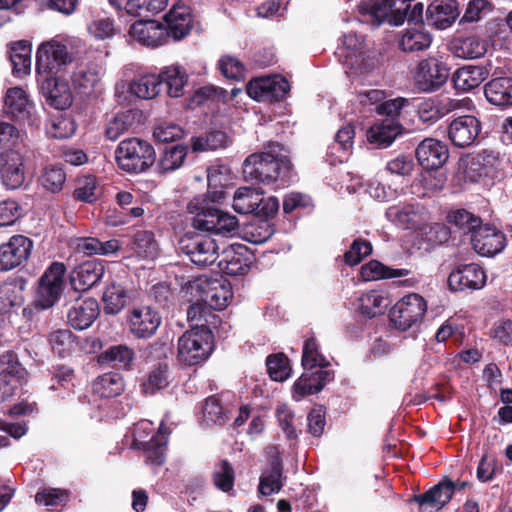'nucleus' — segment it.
<instances>
[{"instance_id": "f257e3e1", "label": "nucleus", "mask_w": 512, "mask_h": 512, "mask_svg": "<svg viewBox=\"0 0 512 512\" xmlns=\"http://www.w3.org/2000/svg\"><path fill=\"white\" fill-rule=\"evenodd\" d=\"M213 178L208 176V190L205 194L195 196L187 206L188 212L194 214L192 226L196 231H187L178 241L179 250L188 256L197 266L206 267L213 264L219 254L216 241L208 235L197 231L219 235H231L239 228L238 219L218 208L225 199V191L212 187Z\"/></svg>"}, {"instance_id": "f03ea898", "label": "nucleus", "mask_w": 512, "mask_h": 512, "mask_svg": "<svg viewBox=\"0 0 512 512\" xmlns=\"http://www.w3.org/2000/svg\"><path fill=\"white\" fill-rule=\"evenodd\" d=\"M190 329L179 337L178 359L188 366L200 364L208 359L214 349L213 329L221 324L217 314L199 304H191L187 309Z\"/></svg>"}, {"instance_id": "7ed1b4c3", "label": "nucleus", "mask_w": 512, "mask_h": 512, "mask_svg": "<svg viewBox=\"0 0 512 512\" xmlns=\"http://www.w3.org/2000/svg\"><path fill=\"white\" fill-rule=\"evenodd\" d=\"M243 176L252 183L288 186L295 176L289 150L281 143L270 141L263 152L250 154L243 163Z\"/></svg>"}, {"instance_id": "20e7f679", "label": "nucleus", "mask_w": 512, "mask_h": 512, "mask_svg": "<svg viewBox=\"0 0 512 512\" xmlns=\"http://www.w3.org/2000/svg\"><path fill=\"white\" fill-rule=\"evenodd\" d=\"M116 163L122 171L140 174L148 171L156 161V151L147 140L131 137L122 140L115 150Z\"/></svg>"}, {"instance_id": "39448f33", "label": "nucleus", "mask_w": 512, "mask_h": 512, "mask_svg": "<svg viewBox=\"0 0 512 512\" xmlns=\"http://www.w3.org/2000/svg\"><path fill=\"white\" fill-rule=\"evenodd\" d=\"M66 266L59 261L52 262L37 280L34 292L36 309L47 310L54 307L65 290Z\"/></svg>"}, {"instance_id": "423d86ee", "label": "nucleus", "mask_w": 512, "mask_h": 512, "mask_svg": "<svg viewBox=\"0 0 512 512\" xmlns=\"http://www.w3.org/2000/svg\"><path fill=\"white\" fill-rule=\"evenodd\" d=\"M411 2L412 0H361L357 9L360 15L376 27L384 22L400 26L406 21Z\"/></svg>"}, {"instance_id": "0eeeda50", "label": "nucleus", "mask_w": 512, "mask_h": 512, "mask_svg": "<svg viewBox=\"0 0 512 512\" xmlns=\"http://www.w3.org/2000/svg\"><path fill=\"white\" fill-rule=\"evenodd\" d=\"M427 312V301L417 293H409L399 299L389 311V319L400 331L418 327Z\"/></svg>"}, {"instance_id": "6e6552de", "label": "nucleus", "mask_w": 512, "mask_h": 512, "mask_svg": "<svg viewBox=\"0 0 512 512\" xmlns=\"http://www.w3.org/2000/svg\"><path fill=\"white\" fill-rule=\"evenodd\" d=\"M233 209L239 214H254L268 219L279 210V200L275 196L265 198L263 192L254 188L240 187L233 197Z\"/></svg>"}, {"instance_id": "1a4fd4ad", "label": "nucleus", "mask_w": 512, "mask_h": 512, "mask_svg": "<svg viewBox=\"0 0 512 512\" xmlns=\"http://www.w3.org/2000/svg\"><path fill=\"white\" fill-rule=\"evenodd\" d=\"M450 77V67L442 58L429 56L418 62L414 70V84L420 92L440 90Z\"/></svg>"}, {"instance_id": "9d476101", "label": "nucleus", "mask_w": 512, "mask_h": 512, "mask_svg": "<svg viewBox=\"0 0 512 512\" xmlns=\"http://www.w3.org/2000/svg\"><path fill=\"white\" fill-rule=\"evenodd\" d=\"M72 60L73 57L65 44L55 40L42 43L36 53L37 75H58Z\"/></svg>"}, {"instance_id": "9b49d317", "label": "nucleus", "mask_w": 512, "mask_h": 512, "mask_svg": "<svg viewBox=\"0 0 512 512\" xmlns=\"http://www.w3.org/2000/svg\"><path fill=\"white\" fill-rule=\"evenodd\" d=\"M161 321L160 313L149 305L134 306L126 314L129 332L135 339L153 337Z\"/></svg>"}, {"instance_id": "f8f14e48", "label": "nucleus", "mask_w": 512, "mask_h": 512, "mask_svg": "<svg viewBox=\"0 0 512 512\" xmlns=\"http://www.w3.org/2000/svg\"><path fill=\"white\" fill-rule=\"evenodd\" d=\"M289 91V82L281 76L254 78L247 85V94L258 102L282 101Z\"/></svg>"}, {"instance_id": "ddd939ff", "label": "nucleus", "mask_w": 512, "mask_h": 512, "mask_svg": "<svg viewBox=\"0 0 512 512\" xmlns=\"http://www.w3.org/2000/svg\"><path fill=\"white\" fill-rule=\"evenodd\" d=\"M33 241L21 234L13 235L0 245V272L11 271L26 262L33 249Z\"/></svg>"}, {"instance_id": "4468645a", "label": "nucleus", "mask_w": 512, "mask_h": 512, "mask_svg": "<svg viewBox=\"0 0 512 512\" xmlns=\"http://www.w3.org/2000/svg\"><path fill=\"white\" fill-rule=\"evenodd\" d=\"M201 301L194 302L216 314V310L225 309L233 298L231 284L225 279H206L199 285Z\"/></svg>"}, {"instance_id": "2eb2a0df", "label": "nucleus", "mask_w": 512, "mask_h": 512, "mask_svg": "<svg viewBox=\"0 0 512 512\" xmlns=\"http://www.w3.org/2000/svg\"><path fill=\"white\" fill-rule=\"evenodd\" d=\"M255 261V255L243 244H233L223 250L218 267L230 276L246 275Z\"/></svg>"}, {"instance_id": "dca6fc26", "label": "nucleus", "mask_w": 512, "mask_h": 512, "mask_svg": "<svg viewBox=\"0 0 512 512\" xmlns=\"http://www.w3.org/2000/svg\"><path fill=\"white\" fill-rule=\"evenodd\" d=\"M485 283V271L476 263L457 265L448 276V287L453 292L479 290Z\"/></svg>"}, {"instance_id": "f3484780", "label": "nucleus", "mask_w": 512, "mask_h": 512, "mask_svg": "<svg viewBox=\"0 0 512 512\" xmlns=\"http://www.w3.org/2000/svg\"><path fill=\"white\" fill-rule=\"evenodd\" d=\"M481 131V122L473 115H462L453 119L447 128L450 142L458 148L474 145Z\"/></svg>"}, {"instance_id": "a211bd4d", "label": "nucleus", "mask_w": 512, "mask_h": 512, "mask_svg": "<svg viewBox=\"0 0 512 512\" xmlns=\"http://www.w3.org/2000/svg\"><path fill=\"white\" fill-rule=\"evenodd\" d=\"M238 408V416H249L252 412L249 405L239 406V400L232 391H222L208 396L202 404L203 416H229Z\"/></svg>"}, {"instance_id": "6ab92c4d", "label": "nucleus", "mask_w": 512, "mask_h": 512, "mask_svg": "<svg viewBox=\"0 0 512 512\" xmlns=\"http://www.w3.org/2000/svg\"><path fill=\"white\" fill-rule=\"evenodd\" d=\"M38 82L47 105L58 110H65L71 106L73 96L66 80L58 75H46L38 77Z\"/></svg>"}, {"instance_id": "aec40b11", "label": "nucleus", "mask_w": 512, "mask_h": 512, "mask_svg": "<svg viewBox=\"0 0 512 512\" xmlns=\"http://www.w3.org/2000/svg\"><path fill=\"white\" fill-rule=\"evenodd\" d=\"M334 377L326 368H307L293 385V398L297 401L307 395L320 392Z\"/></svg>"}, {"instance_id": "412c9836", "label": "nucleus", "mask_w": 512, "mask_h": 512, "mask_svg": "<svg viewBox=\"0 0 512 512\" xmlns=\"http://www.w3.org/2000/svg\"><path fill=\"white\" fill-rule=\"evenodd\" d=\"M0 175L3 184L7 188H20L26 178L23 155L13 149L2 152L0 155Z\"/></svg>"}, {"instance_id": "4be33fe9", "label": "nucleus", "mask_w": 512, "mask_h": 512, "mask_svg": "<svg viewBox=\"0 0 512 512\" xmlns=\"http://www.w3.org/2000/svg\"><path fill=\"white\" fill-rule=\"evenodd\" d=\"M474 250L481 256H494L506 246L505 234L490 224H483L471 238Z\"/></svg>"}, {"instance_id": "5701e85b", "label": "nucleus", "mask_w": 512, "mask_h": 512, "mask_svg": "<svg viewBox=\"0 0 512 512\" xmlns=\"http://www.w3.org/2000/svg\"><path fill=\"white\" fill-rule=\"evenodd\" d=\"M130 35L143 45L159 47L171 37L165 25L156 20H138L129 29Z\"/></svg>"}, {"instance_id": "b1692460", "label": "nucleus", "mask_w": 512, "mask_h": 512, "mask_svg": "<svg viewBox=\"0 0 512 512\" xmlns=\"http://www.w3.org/2000/svg\"><path fill=\"white\" fill-rule=\"evenodd\" d=\"M419 164L426 170L442 167L449 158V150L445 143L434 138H426L419 143L415 151Z\"/></svg>"}, {"instance_id": "393cba45", "label": "nucleus", "mask_w": 512, "mask_h": 512, "mask_svg": "<svg viewBox=\"0 0 512 512\" xmlns=\"http://www.w3.org/2000/svg\"><path fill=\"white\" fill-rule=\"evenodd\" d=\"M100 314V306L93 297L76 299L67 312V320L75 330L89 328Z\"/></svg>"}, {"instance_id": "a878e982", "label": "nucleus", "mask_w": 512, "mask_h": 512, "mask_svg": "<svg viewBox=\"0 0 512 512\" xmlns=\"http://www.w3.org/2000/svg\"><path fill=\"white\" fill-rule=\"evenodd\" d=\"M492 64L465 65L452 74L454 88L460 92H470L479 87L490 75Z\"/></svg>"}, {"instance_id": "bb28decb", "label": "nucleus", "mask_w": 512, "mask_h": 512, "mask_svg": "<svg viewBox=\"0 0 512 512\" xmlns=\"http://www.w3.org/2000/svg\"><path fill=\"white\" fill-rule=\"evenodd\" d=\"M459 10L455 0H435L426 9V25L435 29L449 28L458 18Z\"/></svg>"}, {"instance_id": "cd10ccee", "label": "nucleus", "mask_w": 512, "mask_h": 512, "mask_svg": "<svg viewBox=\"0 0 512 512\" xmlns=\"http://www.w3.org/2000/svg\"><path fill=\"white\" fill-rule=\"evenodd\" d=\"M164 20L171 38L176 41L186 37L193 28L192 9L182 2L175 3L164 16Z\"/></svg>"}, {"instance_id": "c85d7f7f", "label": "nucleus", "mask_w": 512, "mask_h": 512, "mask_svg": "<svg viewBox=\"0 0 512 512\" xmlns=\"http://www.w3.org/2000/svg\"><path fill=\"white\" fill-rule=\"evenodd\" d=\"M104 273L105 267L102 261L88 260L73 269L70 282L74 290L86 291L95 286L102 279Z\"/></svg>"}, {"instance_id": "c756f323", "label": "nucleus", "mask_w": 512, "mask_h": 512, "mask_svg": "<svg viewBox=\"0 0 512 512\" xmlns=\"http://www.w3.org/2000/svg\"><path fill=\"white\" fill-rule=\"evenodd\" d=\"M135 291L123 283L111 281L102 295L103 311L106 315H118L132 301Z\"/></svg>"}, {"instance_id": "7c9ffc66", "label": "nucleus", "mask_w": 512, "mask_h": 512, "mask_svg": "<svg viewBox=\"0 0 512 512\" xmlns=\"http://www.w3.org/2000/svg\"><path fill=\"white\" fill-rule=\"evenodd\" d=\"M135 352L126 344L111 345L97 355V363L101 366H111L118 370L132 371L134 369Z\"/></svg>"}, {"instance_id": "2f4dec72", "label": "nucleus", "mask_w": 512, "mask_h": 512, "mask_svg": "<svg viewBox=\"0 0 512 512\" xmlns=\"http://www.w3.org/2000/svg\"><path fill=\"white\" fill-rule=\"evenodd\" d=\"M101 81V68L96 64L80 65L72 75L75 91L82 97L96 93Z\"/></svg>"}, {"instance_id": "473e14b6", "label": "nucleus", "mask_w": 512, "mask_h": 512, "mask_svg": "<svg viewBox=\"0 0 512 512\" xmlns=\"http://www.w3.org/2000/svg\"><path fill=\"white\" fill-rule=\"evenodd\" d=\"M172 376L169 365L165 361L153 365L143 376L140 382V389L144 395H155L165 390L171 383Z\"/></svg>"}, {"instance_id": "72a5a7b5", "label": "nucleus", "mask_w": 512, "mask_h": 512, "mask_svg": "<svg viewBox=\"0 0 512 512\" xmlns=\"http://www.w3.org/2000/svg\"><path fill=\"white\" fill-rule=\"evenodd\" d=\"M486 100L497 107L507 108L512 106V77H494L484 85Z\"/></svg>"}, {"instance_id": "f704fd0d", "label": "nucleus", "mask_w": 512, "mask_h": 512, "mask_svg": "<svg viewBox=\"0 0 512 512\" xmlns=\"http://www.w3.org/2000/svg\"><path fill=\"white\" fill-rule=\"evenodd\" d=\"M161 88L165 86L166 94L171 98H179L184 95V88L189 76L186 69L178 64L165 66L157 74Z\"/></svg>"}, {"instance_id": "c9c22d12", "label": "nucleus", "mask_w": 512, "mask_h": 512, "mask_svg": "<svg viewBox=\"0 0 512 512\" xmlns=\"http://www.w3.org/2000/svg\"><path fill=\"white\" fill-rule=\"evenodd\" d=\"M453 493L454 483L452 481H444L438 483L427 492L414 496L413 500L423 510H440L451 500Z\"/></svg>"}, {"instance_id": "e433bc0d", "label": "nucleus", "mask_w": 512, "mask_h": 512, "mask_svg": "<svg viewBox=\"0 0 512 512\" xmlns=\"http://www.w3.org/2000/svg\"><path fill=\"white\" fill-rule=\"evenodd\" d=\"M446 222L454 233L461 236L469 235L470 239L483 223L480 216L464 208L450 210L446 216Z\"/></svg>"}, {"instance_id": "4c0bfd02", "label": "nucleus", "mask_w": 512, "mask_h": 512, "mask_svg": "<svg viewBox=\"0 0 512 512\" xmlns=\"http://www.w3.org/2000/svg\"><path fill=\"white\" fill-rule=\"evenodd\" d=\"M487 48V41L477 35L456 37L450 43L451 52L462 59L481 58L487 52Z\"/></svg>"}, {"instance_id": "58836bf2", "label": "nucleus", "mask_w": 512, "mask_h": 512, "mask_svg": "<svg viewBox=\"0 0 512 512\" xmlns=\"http://www.w3.org/2000/svg\"><path fill=\"white\" fill-rule=\"evenodd\" d=\"M8 48L13 76L22 78L28 75L31 71V43L27 40H19L9 44Z\"/></svg>"}, {"instance_id": "ea45409f", "label": "nucleus", "mask_w": 512, "mask_h": 512, "mask_svg": "<svg viewBox=\"0 0 512 512\" xmlns=\"http://www.w3.org/2000/svg\"><path fill=\"white\" fill-rule=\"evenodd\" d=\"M497 157L493 151L483 150L464 161L465 178L477 182L481 177L488 176L493 169Z\"/></svg>"}, {"instance_id": "a19ab883", "label": "nucleus", "mask_w": 512, "mask_h": 512, "mask_svg": "<svg viewBox=\"0 0 512 512\" xmlns=\"http://www.w3.org/2000/svg\"><path fill=\"white\" fill-rule=\"evenodd\" d=\"M269 453L271 469L261 476L259 484V491L265 496L279 492L284 485L280 454L276 448H271Z\"/></svg>"}, {"instance_id": "79ce46f5", "label": "nucleus", "mask_w": 512, "mask_h": 512, "mask_svg": "<svg viewBox=\"0 0 512 512\" xmlns=\"http://www.w3.org/2000/svg\"><path fill=\"white\" fill-rule=\"evenodd\" d=\"M401 133V125L391 118H385L375 123L367 132L368 141L376 144L379 148L389 146Z\"/></svg>"}, {"instance_id": "37998d69", "label": "nucleus", "mask_w": 512, "mask_h": 512, "mask_svg": "<svg viewBox=\"0 0 512 512\" xmlns=\"http://www.w3.org/2000/svg\"><path fill=\"white\" fill-rule=\"evenodd\" d=\"M124 378L117 372H108L98 376L92 383V391L101 398H113L123 393Z\"/></svg>"}, {"instance_id": "c03bdc74", "label": "nucleus", "mask_w": 512, "mask_h": 512, "mask_svg": "<svg viewBox=\"0 0 512 512\" xmlns=\"http://www.w3.org/2000/svg\"><path fill=\"white\" fill-rule=\"evenodd\" d=\"M232 138L223 130L211 129L204 135L192 137L191 147L194 152L214 151L227 148Z\"/></svg>"}, {"instance_id": "a18cd8bd", "label": "nucleus", "mask_w": 512, "mask_h": 512, "mask_svg": "<svg viewBox=\"0 0 512 512\" xmlns=\"http://www.w3.org/2000/svg\"><path fill=\"white\" fill-rule=\"evenodd\" d=\"M72 197L77 202L94 204L100 198V187L97 177L92 174L78 176Z\"/></svg>"}, {"instance_id": "49530a36", "label": "nucleus", "mask_w": 512, "mask_h": 512, "mask_svg": "<svg viewBox=\"0 0 512 512\" xmlns=\"http://www.w3.org/2000/svg\"><path fill=\"white\" fill-rule=\"evenodd\" d=\"M432 36L420 27H409L399 40V48L406 53L424 51L430 47Z\"/></svg>"}, {"instance_id": "de8ad7c7", "label": "nucleus", "mask_w": 512, "mask_h": 512, "mask_svg": "<svg viewBox=\"0 0 512 512\" xmlns=\"http://www.w3.org/2000/svg\"><path fill=\"white\" fill-rule=\"evenodd\" d=\"M5 111L15 120H24L29 111V100L26 92L21 87L9 88L6 92Z\"/></svg>"}, {"instance_id": "09e8293b", "label": "nucleus", "mask_w": 512, "mask_h": 512, "mask_svg": "<svg viewBox=\"0 0 512 512\" xmlns=\"http://www.w3.org/2000/svg\"><path fill=\"white\" fill-rule=\"evenodd\" d=\"M131 248L141 259L154 260L159 253L155 235L148 230H139L133 235Z\"/></svg>"}, {"instance_id": "8fccbe9b", "label": "nucleus", "mask_w": 512, "mask_h": 512, "mask_svg": "<svg viewBox=\"0 0 512 512\" xmlns=\"http://www.w3.org/2000/svg\"><path fill=\"white\" fill-rule=\"evenodd\" d=\"M188 151V146L184 144L166 146L158 161L159 171L168 173L179 169L184 164Z\"/></svg>"}, {"instance_id": "3c124183", "label": "nucleus", "mask_w": 512, "mask_h": 512, "mask_svg": "<svg viewBox=\"0 0 512 512\" xmlns=\"http://www.w3.org/2000/svg\"><path fill=\"white\" fill-rule=\"evenodd\" d=\"M138 115L139 112L132 109L117 113L106 124L105 136L107 139L116 141L121 135L130 131L133 128Z\"/></svg>"}, {"instance_id": "603ef678", "label": "nucleus", "mask_w": 512, "mask_h": 512, "mask_svg": "<svg viewBox=\"0 0 512 512\" xmlns=\"http://www.w3.org/2000/svg\"><path fill=\"white\" fill-rule=\"evenodd\" d=\"M450 112L447 105L433 99H427L418 103L416 114L419 122L430 126Z\"/></svg>"}, {"instance_id": "864d4df0", "label": "nucleus", "mask_w": 512, "mask_h": 512, "mask_svg": "<svg viewBox=\"0 0 512 512\" xmlns=\"http://www.w3.org/2000/svg\"><path fill=\"white\" fill-rule=\"evenodd\" d=\"M130 92L138 98L149 100L155 98L161 91L157 74H145L130 83Z\"/></svg>"}, {"instance_id": "5fc2aeb1", "label": "nucleus", "mask_w": 512, "mask_h": 512, "mask_svg": "<svg viewBox=\"0 0 512 512\" xmlns=\"http://www.w3.org/2000/svg\"><path fill=\"white\" fill-rule=\"evenodd\" d=\"M66 181V172L60 164L46 165L39 177L42 187L51 192L58 193Z\"/></svg>"}, {"instance_id": "6e6d98bb", "label": "nucleus", "mask_w": 512, "mask_h": 512, "mask_svg": "<svg viewBox=\"0 0 512 512\" xmlns=\"http://www.w3.org/2000/svg\"><path fill=\"white\" fill-rule=\"evenodd\" d=\"M301 364L307 368H327L329 361L319 352V344L314 336L305 340L302 350Z\"/></svg>"}, {"instance_id": "4d7b16f0", "label": "nucleus", "mask_w": 512, "mask_h": 512, "mask_svg": "<svg viewBox=\"0 0 512 512\" xmlns=\"http://www.w3.org/2000/svg\"><path fill=\"white\" fill-rule=\"evenodd\" d=\"M77 337L68 329H59L49 335V342L54 353L59 357H66L70 355L76 345Z\"/></svg>"}, {"instance_id": "13d9d810", "label": "nucleus", "mask_w": 512, "mask_h": 512, "mask_svg": "<svg viewBox=\"0 0 512 512\" xmlns=\"http://www.w3.org/2000/svg\"><path fill=\"white\" fill-rule=\"evenodd\" d=\"M494 9V5L490 0H470L459 19V25L473 24L487 17Z\"/></svg>"}, {"instance_id": "bf43d9fd", "label": "nucleus", "mask_w": 512, "mask_h": 512, "mask_svg": "<svg viewBox=\"0 0 512 512\" xmlns=\"http://www.w3.org/2000/svg\"><path fill=\"white\" fill-rule=\"evenodd\" d=\"M266 367L270 378L278 382L288 379L292 372L290 360L282 352L270 354L266 358Z\"/></svg>"}, {"instance_id": "052dcab7", "label": "nucleus", "mask_w": 512, "mask_h": 512, "mask_svg": "<svg viewBox=\"0 0 512 512\" xmlns=\"http://www.w3.org/2000/svg\"><path fill=\"white\" fill-rule=\"evenodd\" d=\"M167 4L168 0H127L125 9L129 15L147 17L163 11Z\"/></svg>"}, {"instance_id": "680f3d73", "label": "nucleus", "mask_w": 512, "mask_h": 512, "mask_svg": "<svg viewBox=\"0 0 512 512\" xmlns=\"http://www.w3.org/2000/svg\"><path fill=\"white\" fill-rule=\"evenodd\" d=\"M0 374H5L6 379H15L21 384L26 374V369L19 362L14 351H6L0 355Z\"/></svg>"}, {"instance_id": "e2e57ef3", "label": "nucleus", "mask_w": 512, "mask_h": 512, "mask_svg": "<svg viewBox=\"0 0 512 512\" xmlns=\"http://www.w3.org/2000/svg\"><path fill=\"white\" fill-rule=\"evenodd\" d=\"M373 251L372 243L364 238H356L344 253L343 258L346 265L353 267L360 264L364 258L371 255Z\"/></svg>"}, {"instance_id": "0e129e2a", "label": "nucleus", "mask_w": 512, "mask_h": 512, "mask_svg": "<svg viewBox=\"0 0 512 512\" xmlns=\"http://www.w3.org/2000/svg\"><path fill=\"white\" fill-rule=\"evenodd\" d=\"M136 431L139 436H141L142 432L146 435L153 434L150 440H162V435L164 439H168L170 434V429L166 427L162 418H155V421L149 418H142L136 423Z\"/></svg>"}, {"instance_id": "69168bd1", "label": "nucleus", "mask_w": 512, "mask_h": 512, "mask_svg": "<svg viewBox=\"0 0 512 512\" xmlns=\"http://www.w3.org/2000/svg\"><path fill=\"white\" fill-rule=\"evenodd\" d=\"M359 312L368 318H374L383 313L385 298L376 291H370L360 299Z\"/></svg>"}, {"instance_id": "338daca9", "label": "nucleus", "mask_w": 512, "mask_h": 512, "mask_svg": "<svg viewBox=\"0 0 512 512\" xmlns=\"http://www.w3.org/2000/svg\"><path fill=\"white\" fill-rule=\"evenodd\" d=\"M297 210H302L307 214L311 213L313 210L311 198L300 192H291L286 194L283 199V212L285 214H290Z\"/></svg>"}, {"instance_id": "774afa93", "label": "nucleus", "mask_w": 512, "mask_h": 512, "mask_svg": "<svg viewBox=\"0 0 512 512\" xmlns=\"http://www.w3.org/2000/svg\"><path fill=\"white\" fill-rule=\"evenodd\" d=\"M69 498L67 490L57 488H44L35 495V502L47 507H57L64 505Z\"/></svg>"}]
</instances>
